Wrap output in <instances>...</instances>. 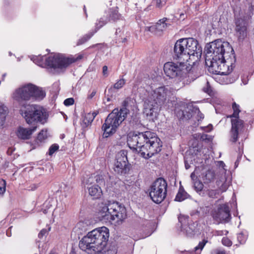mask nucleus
<instances>
[{"mask_svg": "<svg viewBox=\"0 0 254 254\" xmlns=\"http://www.w3.org/2000/svg\"><path fill=\"white\" fill-rule=\"evenodd\" d=\"M205 64L209 72L220 75L229 74L236 62L234 51L227 42L216 40L205 48Z\"/></svg>", "mask_w": 254, "mask_h": 254, "instance_id": "obj_1", "label": "nucleus"}, {"mask_svg": "<svg viewBox=\"0 0 254 254\" xmlns=\"http://www.w3.org/2000/svg\"><path fill=\"white\" fill-rule=\"evenodd\" d=\"M127 142L129 148L135 150L145 159L151 157L161 150L160 139L155 133L149 131L129 135Z\"/></svg>", "mask_w": 254, "mask_h": 254, "instance_id": "obj_2", "label": "nucleus"}, {"mask_svg": "<svg viewBox=\"0 0 254 254\" xmlns=\"http://www.w3.org/2000/svg\"><path fill=\"white\" fill-rule=\"evenodd\" d=\"M109 237L107 228H98L88 232L79 242V247L88 254L100 253L106 248Z\"/></svg>", "mask_w": 254, "mask_h": 254, "instance_id": "obj_3", "label": "nucleus"}, {"mask_svg": "<svg viewBox=\"0 0 254 254\" xmlns=\"http://www.w3.org/2000/svg\"><path fill=\"white\" fill-rule=\"evenodd\" d=\"M170 91L165 86L153 89L150 87L146 89L144 99L143 114L150 120L154 121L158 116V107L163 104L170 94Z\"/></svg>", "mask_w": 254, "mask_h": 254, "instance_id": "obj_4", "label": "nucleus"}, {"mask_svg": "<svg viewBox=\"0 0 254 254\" xmlns=\"http://www.w3.org/2000/svg\"><path fill=\"white\" fill-rule=\"evenodd\" d=\"M176 59L194 64L201 58L202 49L197 41L193 38L181 39L178 40L174 48Z\"/></svg>", "mask_w": 254, "mask_h": 254, "instance_id": "obj_5", "label": "nucleus"}, {"mask_svg": "<svg viewBox=\"0 0 254 254\" xmlns=\"http://www.w3.org/2000/svg\"><path fill=\"white\" fill-rule=\"evenodd\" d=\"M98 216L100 220L117 226L123 223L127 217V213L124 206L117 202L108 201L99 205Z\"/></svg>", "mask_w": 254, "mask_h": 254, "instance_id": "obj_6", "label": "nucleus"}, {"mask_svg": "<svg viewBox=\"0 0 254 254\" xmlns=\"http://www.w3.org/2000/svg\"><path fill=\"white\" fill-rule=\"evenodd\" d=\"M128 113L127 109H114L108 115L102 126V128L104 131L103 137L107 138L114 134L120 124L124 121Z\"/></svg>", "mask_w": 254, "mask_h": 254, "instance_id": "obj_7", "label": "nucleus"}, {"mask_svg": "<svg viewBox=\"0 0 254 254\" xmlns=\"http://www.w3.org/2000/svg\"><path fill=\"white\" fill-rule=\"evenodd\" d=\"M45 95V92L42 89L31 83H28L16 89L13 93L12 97L16 101L21 102L31 99L41 100Z\"/></svg>", "mask_w": 254, "mask_h": 254, "instance_id": "obj_8", "label": "nucleus"}, {"mask_svg": "<svg viewBox=\"0 0 254 254\" xmlns=\"http://www.w3.org/2000/svg\"><path fill=\"white\" fill-rule=\"evenodd\" d=\"M20 112L28 124L37 122L44 124L46 122L48 116L43 108L36 105H26Z\"/></svg>", "mask_w": 254, "mask_h": 254, "instance_id": "obj_9", "label": "nucleus"}, {"mask_svg": "<svg viewBox=\"0 0 254 254\" xmlns=\"http://www.w3.org/2000/svg\"><path fill=\"white\" fill-rule=\"evenodd\" d=\"M177 63L167 62L164 64V70L166 75L170 78L179 77L183 81L187 75V62L178 60Z\"/></svg>", "mask_w": 254, "mask_h": 254, "instance_id": "obj_10", "label": "nucleus"}, {"mask_svg": "<svg viewBox=\"0 0 254 254\" xmlns=\"http://www.w3.org/2000/svg\"><path fill=\"white\" fill-rule=\"evenodd\" d=\"M83 58V55H78L66 58L62 55L56 54L49 56L46 60L47 64L55 69H63L67 67L70 64Z\"/></svg>", "mask_w": 254, "mask_h": 254, "instance_id": "obj_11", "label": "nucleus"}, {"mask_svg": "<svg viewBox=\"0 0 254 254\" xmlns=\"http://www.w3.org/2000/svg\"><path fill=\"white\" fill-rule=\"evenodd\" d=\"M167 184L162 178H158L151 186L149 195L156 203H160L166 196Z\"/></svg>", "mask_w": 254, "mask_h": 254, "instance_id": "obj_12", "label": "nucleus"}, {"mask_svg": "<svg viewBox=\"0 0 254 254\" xmlns=\"http://www.w3.org/2000/svg\"><path fill=\"white\" fill-rule=\"evenodd\" d=\"M86 184L89 195L94 198H99L102 194L101 187L105 184L102 175H92L87 180Z\"/></svg>", "mask_w": 254, "mask_h": 254, "instance_id": "obj_13", "label": "nucleus"}, {"mask_svg": "<svg viewBox=\"0 0 254 254\" xmlns=\"http://www.w3.org/2000/svg\"><path fill=\"white\" fill-rule=\"evenodd\" d=\"M234 12L235 17V30L240 36L244 37L246 34L250 16L245 10L237 8L234 9Z\"/></svg>", "mask_w": 254, "mask_h": 254, "instance_id": "obj_14", "label": "nucleus"}, {"mask_svg": "<svg viewBox=\"0 0 254 254\" xmlns=\"http://www.w3.org/2000/svg\"><path fill=\"white\" fill-rule=\"evenodd\" d=\"M211 215L217 222H228L231 217L230 209L227 204L220 205L217 209L212 211Z\"/></svg>", "mask_w": 254, "mask_h": 254, "instance_id": "obj_15", "label": "nucleus"}, {"mask_svg": "<svg viewBox=\"0 0 254 254\" xmlns=\"http://www.w3.org/2000/svg\"><path fill=\"white\" fill-rule=\"evenodd\" d=\"M179 222L181 224V230L188 236H193L196 230V224L194 222H189L187 216H180L178 217Z\"/></svg>", "mask_w": 254, "mask_h": 254, "instance_id": "obj_16", "label": "nucleus"}, {"mask_svg": "<svg viewBox=\"0 0 254 254\" xmlns=\"http://www.w3.org/2000/svg\"><path fill=\"white\" fill-rule=\"evenodd\" d=\"M171 25V21L169 19L163 18L159 20L155 25L146 27L145 30L149 31L155 35H160Z\"/></svg>", "mask_w": 254, "mask_h": 254, "instance_id": "obj_17", "label": "nucleus"}, {"mask_svg": "<svg viewBox=\"0 0 254 254\" xmlns=\"http://www.w3.org/2000/svg\"><path fill=\"white\" fill-rule=\"evenodd\" d=\"M127 157L124 151L118 153L114 165V171L118 174H124L127 172Z\"/></svg>", "mask_w": 254, "mask_h": 254, "instance_id": "obj_18", "label": "nucleus"}, {"mask_svg": "<svg viewBox=\"0 0 254 254\" xmlns=\"http://www.w3.org/2000/svg\"><path fill=\"white\" fill-rule=\"evenodd\" d=\"M231 124V141L235 142L238 138L239 130L243 127V121L239 119H232Z\"/></svg>", "mask_w": 254, "mask_h": 254, "instance_id": "obj_19", "label": "nucleus"}, {"mask_svg": "<svg viewBox=\"0 0 254 254\" xmlns=\"http://www.w3.org/2000/svg\"><path fill=\"white\" fill-rule=\"evenodd\" d=\"M195 63L194 64H192L193 66L190 69H188L187 75L185 77V79L183 82V86L191 81H193L201 74V69L194 66Z\"/></svg>", "mask_w": 254, "mask_h": 254, "instance_id": "obj_20", "label": "nucleus"}, {"mask_svg": "<svg viewBox=\"0 0 254 254\" xmlns=\"http://www.w3.org/2000/svg\"><path fill=\"white\" fill-rule=\"evenodd\" d=\"M36 127L32 128L18 127L17 131V135L21 139H28L30 138L32 133L36 130Z\"/></svg>", "mask_w": 254, "mask_h": 254, "instance_id": "obj_21", "label": "nucleus"}, {"mask_svg": "<svg viewBox=\"0 0 254 254\" xmlns=\"http://www.w3.org/2000/svg\"><path fill=\"white\" fill-rule=\"evenodd\" d=\"M47 137V130L46 129H42L38 134L37 138L34 140L32 149H35L40 146Z\"/></svg>", "mask_w": 254, "mask_h": 254, "instance_id": "obj_22", "label": "nucleus"}, {"mask_svg": "<svg viewBox=\"0 0 254 254\" xmlns=\"http://www.w3.org/2000/svg\"><path fill=\"white\" fill-rule=\"evenodd\" d=\"M219 180L216 181V184L218 186H220L219 189L222 191H225L230 185V182L227 180L226 175L218 176Z\"/></svg>", "mask_w": 254, "mask_h": 254, "instance_id": "obj_23", "label": "nucleus"}, {"mask_svg": "<svg viewBox=\"0 0 254 254\" xmlns=\"http://www.w3.org/2000/svg\"><path fill=\"white\" fill-rule=\"evenodd\" d=\"M215 174L214 171L212 170H208L206 172L205 175L202 177L204 183L208 184L213 181L215 178Z\"/></svg>", "mask_w": 254, "mask_h": 254, "instance_id": "obj_24", "label": "nucleus"}, {"mask_svg": "<svg viewBox=\"0 0 254 254\" xmlns=\"http://www.w3.org/2000/svg\"><path fill=\"white\" fill-rule=\"evenodd\" d=\"M207 241L203 240L201 242H200L198 245L195 247L194 252H185L183 253L184 254H193L192 253H195V254H200L201 250L203 248L204 246L207 243Z\"/></svg>", "mask_w": 254, "mask_h": 254, "instance_id": "obj_25", "label": "nucleus"}, {"mask_svg": "<svg viewBox=\"0 0 254 254\" xmlns=\"http://www.w3.org/2000/svg\"><path fill=\"white\" fill-rule=\"evenodd\" d=\"M189 194L184 190V189L180 188L179 190L175 197V200L178 201H182L188 198Z\"/></svg>", "mask_w": 254, "mask_h": 254, "instance_id": "obj_26", "label": "nucleus"}, {"mask_svg": "<svg viewBox=\"0 0 254 254\" xmlns=\"http://www.w3.org/2000/svg\"><path fill=\"white\" fill-rule=\"evenodd\" d=\"M7 114V108L0 102V124H2L5 121Z\"/></svg>", "mask_w": 254, "mask_h": 254, "instance_id": "obj_27", "label": "nucleus"}, {"mask_svg": "<svg viewBox=\"0 0 254 254\" xmlns=\"http://www.w3.org/2000/svg\"><path fill=\"white\" fill-rule=\"evenodd\" d=\"M232 108L233 109L234 113L232 115L229 116L228 117L232 119H239L238 116L239 113L240 112L239 106L236 103H234L232 105Z\"/></svg>", "mask_w": 254, "mask_h": 254, "instance_id": "obj_28", "label": "nucleus"}, {"mask_svg": "<svg viewBox=\"0 0 254 254\" xmlns=\"http://www.w3.org/2000/svg\"><path fill=\"white\" fill-rule=\"evenodd\" d=\"M97 113L96 112H94L92 113L88 114L84 120L85 124H87L88 125L91 124L93 121L94 120L95 117L97 116Z\"/></svg>", "mask_w": 254, "mask_h": 254, "instance_id": "obj_29", "label": "nucleus"}, {"mask_svg": "<svg viewBox=\"0 0 254 254\" xmlns=\"http://www.w3.org/2000/svg\"><path fill=\"white\" fill-rule=\"evenodd\" d=\"M94 32H90L84 35L81 39H79L77 43V45L79 46L85 43L94 35Z\"/></svg>", "mask_w": 254, "mask_h": 254, "instance_id": "obj_30", "label": "nucleus"}, {"mask_svg": "<svg viewBox=\"0 0 254 254\" xmlns=\"http://www.w3.org/2000/svg\"><path fill=\"white\" fill-rule=\"evenodd\" d=\"M126 84V80L123 78L117 80L113 85V88L115 89H120L122 88Z\"/></svg>", "mask_w": 254, "mask_h": 254, "instance_id": "obj_31", "label": "nucleus"}, {"mask_svg": "<svg viewBox=\"0 0 254 254\" xmlns=\"http://www.w3.org/2000/svg\"><path fill=\"white\" fill-rule=\"evenodd\" d=\"M193 187L195 190L197 191H201L203 188V184L199 180H195V181L193 182Z\"/></svg>", "mask_w": 254, "mask_h": 254, "instance_id": "obj_32", "label": "nucleus"}, {"mask_svg": "<svg viewBox=\"0 0 254 254\" xmlns=\"http://www.w3.org/2000/svg\"><path fill=\"white\" fill-rule=\"evenodd\" d=\"M218 164L219 165V168L218 169V171L217 172L218 173H219L220 175H218V176H223L224 175H226V170L224 168L225 164L223 161L218 162Z\"/></svg>", "mask_w": 254, "mask_h": 254, "instance_id": "obj_33", "label": "nucleus"}, {"mask_svg": "<svg viewBox=\"0 0 254 254\" xmlns=\"http://www.w3.org/2000/svg\"><path fill=\"white\" fill-rule=\"evenodd\" d=\"M107 23V20H105L103 18H101L98 22L96 24L95 30L94 32L96 33L100 28H101L103 25L106 24Z\"/></svg>", "mask_w": 254, "mask_h": 254, "instance_id": "obj_34", "label": "nucleus"}, {"mask_svg": "<svg viewBox=\"0 0 254 254\" xmlns=\"http://www.w3.org/2000/svg\"><path fill=\"white\" fill-rule=\"evenodd\" d=\"M207 193L209 197L215 198L219 195V190H209Z\"/></svg>", "mask_w": 254, "mask_h": 254, "instance_id": "obj_35", "label": "nucleus"}, {"mask_svg": "<svg viewBox=\"0 0 254 254\" xmlns=\"http://www.w3.org/2000/svg\"><path fill=\"white\" fill-rule=\"evenodd\" d=\"M6 189V182L3 179L0 180V194H3Z\"/></svg>", "mask_w": 254, "mask_h": 254, "instance_id": "obj_36", "label": "nucleus"}, {"mask_svg": "<svg viewBox=\"0 0 254 254\" xmlns=\"http://www.w3.org/2000/svg\"><path fill=\"white\" fill-rule=\"evenodd\" d=\"M116 35H119V40H120V38H121V39L122 40L123 42H125V41L126 40V39L125 38H123V36L124 35V31L120 28H119L116 30Z\"/></svg>", "mask_w": 254, "mask_h": 254, "instance_id": "obj_37", "label": "nucleus"}, {"mask_svg": "<svg viewBox=\"0 0 254 254\" xmlns=\"http://www.w3.org/2000/svg\"><path fill=\"white\" fill-rule=\"evenodd\" d=\"M59 145L57 144H53L49 148V154L50 155H53L56 151L59 149Z\"/></svg>", "mask_w": 254, "mask_h": 254, "instance_id": "obj_38", "label": "nucleus"}, {"mask_svg": "<svg viewBox=\"0 0 254 254\" xmlns=\"http://www.w3.org/2000/svg\"><path fill=\"white\" fill-rule=\"evenodd\" d=\"M220 19H219L218 20L217 18H215V20L213 21L212 23V27L213 29H216L220 26Z\"/></svg>", "mask_w": 254, "mask_h": 254, "instance_id": "obj_39", "label": "nucleus"}, {"mask_svg": "<svg viewBox=\"0 0 254 254\" xmlns=\"http://www.w3.org/2000/svg\"><path fill=\"white\" fill-rule=\"evenodd\" d=\"M74 99L72 98H69L65 99L64 101V104L65 106H68L70 105H72L74 103Z\"/></svg>", "mask_w": 254, "mask_h": 254, "instance_id": "obj_40", "label": "nucleus"}, {"mask_svg": "<svg viewBox=\"0 0 254 254\" xmlns=\"http://www.w3.org/2000/svg\"><path fill=\"white\" fill-rule=\"evenodd\" d=\"M222 244L227 247H230L232 245L231 241L227 238H223L222 240Z\"/></svg>", "mask_w": 254, "mask_h": 254, "instance_id": "obj_41", "label": "nucleus"}, {"mask_svg": "<svg viewBox=\"0 0 254 254\" xmlns=\"http://www.w3.org/2000/svg\"><path fill=\"white\" fill-rule=\"evenodd\" d=\"M129 99L128 98L126 99L123 102H122V108L121 109L126 108L127 109V107L128 105Z\"/></svg>", "mask_w": 254, "mask_h": 254, "instance_id": "obj_42", "label": "nucleus"}, {"mask_svg": "<svg viewBox=\"0 0 254 254\" xmlns=\"http://www.w3.org/2000/svg\"><path fill=\"white\" fill-rule=\"evenodd\" d=\"M120 16V14L117 11L113 12L111 15L112 18L114 20L119 19Z\"/></svg>", "mask_w": 254, "mask_h": 254, "instance_id": "obj_43", "label": "nucleus"}, {"mask_svg": "<svg viewBox=\"0 0 254 254\" xmlns=\"http://www.w3.org/2000/svg\"><path fill=\"white\" fill-rule=\"evenodd\" d=\"M47 231L46 229H42L39 233L38 237L40 239L42 238L47 233Z\"/></svg>", "mask_w": 254, "mask_h": 254, "instance_id": "obj_44", "label": "nucleus"}, {"mask_svg": "<svg viewBox=\"0 0 254 254\" xmlns=\"http://www.w3.org/2000/svg\"><path fill=\"white\" fill-rule=\"evenodd\" d=\"M39 58L37 57H34L33 59H32L33 62L38 65H40L41 64V61H39L38 60Z\"/></svg>", "mask_w": 254, "mask_h": 254, "instance_id": "obj_45", "label": "nucleus"}, {"mask_svg": "<svg viewBox=\"0 0 254 254\" xmlns=\"http://www.w3.org/2000/svg\"><path fill=\"white\" fill-rule=\"evenodd\" d=\"M108 67L106 65H104L103 67V74L104 75L107 76L108 75Z\"/></svg>", "mask_w": 254, "mask_h": 254, "instance_id": "obj_46", "label": "nucleus"}, {"mask_svg": "<svg viewBox=\"0 0 254 254\" xmlns=\"http://www.w3.org/2000/svg\"><path fill=\"white\" fill-rule=\"evenodd\" d=\"M96 94V91L93 90L92 92L88 96L87 98L89 99H92Z\"/></svg>", "mask_w": 254, "mask_h": 254, "instance_id": "obj_47", "label": "nucleus"}, {"mask_svg": "<svg viewBox=\"0 0 254 254\" xmlns=\"http://www.w3.org/2000/svg\"><path fill=\"white\" fill-rule=\"evenodd\" d=\"M190 178L193 182L195 181L196 180V177L194 172H192L190 175Z\"/></svg>", "mask_w": 254, "mask_h": 254, "instance_id": "obj_48", "label": "nucleus"}, {"mask_svg": "<svg viewBox=\"0 0 254 254\" xmlns=\"http://www.w3.org/2000/svg\"><path fill=\"white\" fill-rule=\"evenodd\" d=\"M198 116L199 117L200 119H203L204 118L203 115L202 113H201L199 110L198 113Z\"/></svg>", "mask_w": 254, "mask_h": 254, "instance_id": "obj_49", "label": "nucleus"}, {"mask_svg": "<svg viewBox=\"0 0 254 254\" xmlns=\"http://www.w3.org/2000/svg\"><path fill=\"white\" fill-rule=\"evenodd\" d=\"M216 254H225V253L223 251H219Z\"/></svg>", "mask_w": 254, "mask_h": 254, "instance_id": "obj_50", "label": "nucleus"}, {"mask_svg": "<svg viewBox=\"0 0 254 254\" xmlns=\"http://www.w3.org/2000/svg\"><path fill=\"white\" fill-rule=\"evenodd\" d=\"M6 235H7L8 236H10V235L8 234V231H7V232H6Z\"/></svg>", "mask_w": 254, "mask_h": 254, "instance_id": "obj_51", "label": "nucleus"}, {"mask_svg": "<svg viewBox=\"0 0 254 254\" xmlns=\"http://www.w3.org/2000/svg\"><path fill=\"white\" fill-rule=\"evenodd\" d=\"M84 10L85 11V12H86V11H85V6H84Z\"/></svg>", "mask_w": 254, "mask_h": 254, "instance_id": "obj_52", "label": "nucleus"}, {"mask_svg": "<svg viewBox=\"0 0 254 254\" xmlns=\"http://www.w3.org/2000/svg\"><path fill=\"white\" fill-rule=\"evenodd\" d=\"M188 167V165H187V166L186 165V168L187 169H188V167Z\"/></svg>", "mask_w": 254, "mask_h": 254, "instance_id": "obj_53", "label": "nucleus"}, {"mask_svg": "<svg viewBox=\"0 0 254 254\" xmlns=\"http://www.w3.org/2000/svg\"><path fill=\"white\" fill-rule=\"evenodd\" d=\"M188 167V165H187V166L186 165V168L187 169H188V167Z\"/></svg>", "mask_w": 254, "mask_h": 254, "instance_id": "obj_54", "label": "nucleus"}, {"mask_svg": "<svg viewBox=\"0 0 254 254\" xmlns=\"http://www.w3.org/2000/svg\"><path fill=\"white\" fill-rule=\"evenodd\" d=\"M50 254H54V253H50Z\"/></svg>", "mask_w": 254, "mask_h": 254, "instance_id": "obj_55", "label": "nucleus"}]
</instances>
